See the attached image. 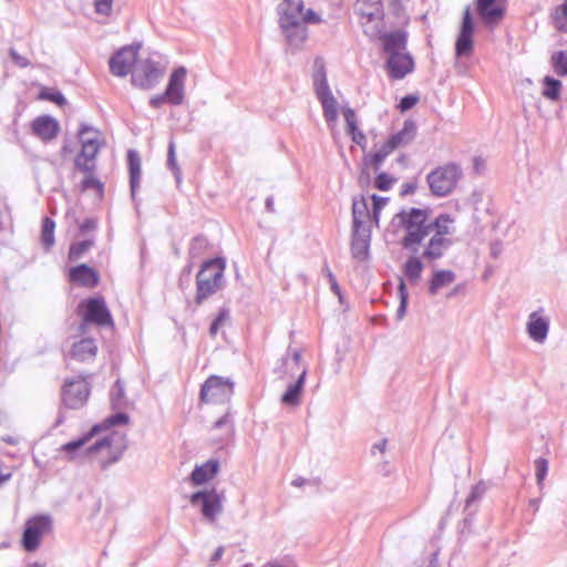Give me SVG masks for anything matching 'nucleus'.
Returning a JSON list of instances; mask_svg holds the SVG:
<instances>
[{
    "label": "nucleus",
    "instance_id": "nucleus-1",
    "mask_svg": "<svg viewBox=\"0 0 567 567\" xmlns=\"http://www.w3.org/2000/svg\"><path fill=\"white\" fill-rule=\"evenodd\" d=\"M398 224L405 230L401 246L416 254L420 244L430 235L429 215L426 209L410 208L395 215Z\"/></svg>",
    "mask_w": 567,
    "mask_h": 567
},
{
    "label": "nucleus",
    "instance_id": "nucleus-2",
    "mask_svg": "<svg viewBox=\"0 0 567 567\" xmlns=\"http://www.w3.org/2000/svg\"><path fill=\"white\" fill-rule=\"evenodd\" d=\"M226 261L216 257L204 261L196 276L195 303L200 306L209 297L223 289L225 285Z\"/></svg>",
    "mask_w": 567,
    "mask_h": 567
},
{
    "label": "nucleus",
    "instance_id": "nucleus-3",
    "mask_svg": "<svg viewBox=\"0 0 567 567\" xmlns=\"http://www.w3.org/2000/svg\"><path fill=\"white\" fill-rule=\"evenodd\" d=\"M354 14L365 37L378 38L385 25V12L382 0H357Z\"/></svg>",
    "mask_w": 567,
    "mask_h": 567
},
{
    "label": "nucleus",
    "instance_id": "nucleus-4",
    "mask_svg": "<svg viewBox=\"0 0 567 567\" xmlns=\"http://www.w3.org/2000/svg\"><path fill=\"white\" fill-rule=\"evenodd\" d=\"M462 177L461 165L450 162L431 171L426 176V183L432 195L446 197L454 192Z\"/></svg>",
    "mask_w": 567,
    "mask_h": 567
},
{
    "label": "nucleus",
    "instance_id": "nucleus-5",
    "mask_svg": "<svg viewBox=\"0 0 567 567\" xmlns=\"http://www.w3.org/2000/svg\"><path fill=\"white\" fill-rule=\"evenodd\" d=\"M187 70L185 66L175 69L168 79L165 91L162 94L154 95L150 99V105L159 109L167 103L173 106L182 105L185 101V80Z\"/></svg>",
    "mask_w": 567,
    "mask_h": 567
},
{
    "label": "nucleus",
    "instance_id": "nucleus-6",
    "mask_svg": "<svg viewBox=\"0 0 567 567\" xmlns=\"http://www.w3.org/2000/svg\"><path fill=\"white\" fill-rule=\"evenodd\" d=\"M79 309H83L82 322L79 327L82 333H84L87 323H94L100 327L113 326L112 315L103 297L85 299L79 305Z\"/></svg>",
    "mask_w": 567,
    "mask_h": 567
},
{
    "label": "nucleus",
    "instance_id": "nucleus-7",
    "mask_svg": "<svg viewBox=\"0 0 567 567\" xmlns=\"http://www.w3.org/2000/svg\"><path fill=\"white\" fill-rule=\"evenodd\" d=\"M234 394V384L228 379L210 375L200 389L199 399L204 403L224 404L230 401Z\"/></svg>",
    "mask_w": 567,
    "mask_h": 567
},
{
    "label": "nucleus",
    "instance_id": "nucleus-8",
    "mask_svg": "<svg viewBox=\"0 0 567 567\" xmlns=\"http://www.w3.org/2000/svg\"><path fill=\"white\" fill-rule=\"evenodd\" d=\"M164 68L158 61L147 58L137 61L132 71V84L142 90H150L154 87L163 78Z\"/></svg>",
    "mask_w": 567,
    "mask_h": 567
},
{
    "label": "nucleus",
    "instance_id": "nucleus-9",
    "mask_svg": "<svg viewBox=\"0 0 567 567\" xmlns=\"http://www.w3.org/2000/svg\"><path fill=\"white\" fill-rule=\"evenodd\" d=\"M223 493L216 488L198 491L190 495L189 502L193 506L200 505V513L205 520L214 523L223 512Z\"/></svg>",
    "mask_w": 567,
    "mask_h": 567
},
{
    "label": "nucleus",
    "instance_id": "nucleus-10",
    "mask_svg": "<svg viewBox=\"0 0 567 567\" xmlns=\"http://www.w3.org/2000/svg\"><path fill=\"white\" fill-rule=\"evenodd\" d=\"M128 415L123 412L115 413L107 417L103 424H95L86 434H84L82 437H79L76 440H73L71 442H68L61 446V451L65 452L68 454L69 460H74L78 455V453L81 451V449L100 431L103 429L120 425V424H127L128 423Z\"/></svg>",
    "mask_w": 567,
    "mask_h": 567
},
{
    "label": "nucleus",
    "instance_id": "nucleus-11",
    "mask_svg": "<svg viewBox=\"0 0 567 567\" xmlns=\"http://www.w3.org/2000/svg\"><path fill=\"white\" fill-rule=\"evenodd\" d=\"M52 518L49 515H38L27 520L22 534V546L31 553L34 551L41 542V537L51 532Z\"/></svg>",
    "mask_w": 567,
    "mask_h": 567
},
{
    "label": "nucleus",
    "instance_id": "nucleus-12",
    "mask_svg": "<svg viewBox=\"0 0 567 567\" xmlns=\"http://www.w3.org/2000/svg\"><path fill=\"white\" fill-rule=\"evenodd\" d=\"M140 45H126L117 50L109 61L110 72L114 76L123 78L132 71L137 63Z\"/></svg>",
    "mask_w": 567,
    "mask_h": 567
},
{
    "label": "nucleus",
    "instance_id": "nucleus-13",
    "mask_svg": "<svg viewBox=\"0 0 567 567\" xmlns=\"http://www.w3.org/2000/svg\"><path fill=\"white\" fill-rule=\"evenodd\" d=\"M90 395V385L84 379L66 380L62 388V402L69 409L82 408Z\"/></svg>",
    "mask_w": 567,
    "mask_h": 567
},
{
    "label": "nucleus",
    "instance_id": "nucleus-14",
    "mask_svg": "<svg viewBox=\"0 0 567 567\" xmlns=\"http://www.w3.org/2000/svg\"><path fill=\"white\" fill-rule=\"evenodd\" d=\"M474 20L470 7H467L462 17L460 32L455 41V55L457 58L468 56L474 48Z\"/></svg>",
    "mask_w": 567,
    "mask_h": 567
},
{
    "label": "nucleus",
    "instance_id": "nucleus-15",
    "mask_svg": "<svg viewBox=\"0 0 567 567\" xmlns=\"http://www.w3.org/2000/svg\"><path fill=\"white\" fill-rule=\"evenodd\" d=\"M303 10L302 0H282L276 8L280 29H290L300 24Z\"/></svg>",
    "mask_w": 567,
    "mask_h": 567
},
{
    "label": "nucleus",
    "instance_id": "nucleus-16",
    "mask_svg": "<svg viewBox=\"0 0 567 567\" xmlns=\"http://www.w3.org/2000/svg\"><path fill=\"white\" fill-rule=\"evenodd\" d=\"M370 41H380L382 50L389 54H398L406 51L408 45V32L402 29H398L391 32H386L385 29L381 30V34L378 38H370Z\"/></svg>",
    "mask_w": 567,
    "mask_h": 567
},
{
    "label": "nucleus",
    "instance_id": "nucleus-17",
    "mask_svg": "<svg viewBox=\"0 0 567 567\" xmlns=\"http://www.w3.org/2000/svg\"><path fill=\"white\" fill-rule=\"evenodd\" d=\"M99 141L85 140L81 145V152L74 158V166L82 173L96 169V156L100 152Z\"/></svg>",
    "mask_w": 567,
    "mask_h": 567
},
{
    "label": "nucleus",
    "instance_id": "nucleus-18",
    "mask_svg": "<svg viewBox=\"0 0 567 567\" xmlns=\"http://www.w3.org/2000/svg\"><path fill=\"white\" fill-rule=\"evenodd\" d=\"M389 76L393 80H401L414 70L412 55L404 51L388 58L385 63Z\"/></svg>",
    "mask_w": 567,
    "mask_h": 567
},
{
    "label": "nucleus",
    "instance_id": "nucleus-19",
    "mask_svg": "<svg viewBox=\"0 0 567 567\" xmlns=\"http://www.w3.org/2000/svg\"><path fill=\"white\" fill-rule=\"evenodd\" d=\"M112 442L113 436L106 435L85 449V454L87 455H92L105 449L107 450V457H103L100 460V467L103 471L107 470L112 464L118 462L123 454L122 450L114 451L111 449Z\"/></svg>",
    "mask_w": 567,
    "mask_h": 567
},
{
    "label": "nucleus",
    "instance_id": "nucleus-20",
    "mask_svg": "<svg viewBox=\"0 0 567 567\" xmlns=\"http://www.w3.org/2000/svg\"><path fill=\"white\" fill-rule=\"evenodd\" d=\"M32 133L43 142L55 138L60 132L59 122L50 115L35 117L31 123Z\"/></svg>",
    "mask_w": 567,
    "mask_h": 567
},
{
    "label": "nucleus",
    "instance_id": "nucleus-21",
    "mask_svg": "<svg viewBox=\"0 0 567 567\" xmlns=\"http://www.w3.org/2000/svg\"><path fill=\"white\" fill-rule=\"evenodd\" d=\"M476 12L486 25L498 23L504 14L505 8L498 0H476Z\"/></svg>",
    "mask_w": 567,
    "mask_h": 567
},
{
    "label": "nucleus",
    "instance_id": "nucleus-22",
    "mask_svg": "<svg viewBox=\"0 0 567 567\" xmlns=\"http://www.w3.org/2000/svg\"><path fill=\"white\" fill-rule=\"evenodd\" d=\"M450 238H443L442 233L433 234L429 239L422 252V258L427 261L441 259L452 246Z\"/></svg>",
    "mask_w": 567,
    "mask_h": 567
},
{
    "label": "nucleus",
    "instance_id": "nucleus-23",
    "mask_svg": "<svg viewBox=\"0 0 567 567\" xmlns=\"http://www.w3.org/2000/svg\"><path fill=\"white\" fill-rule=\"evenodd\" d=\"M543 309L533 311L527 321V332L532 340L544 342L549 331V319L542 316Z\"/></svg>",
    "mask_w": 567,
    "mask_h": 567
},
{
    "label": "nucleus",
    "instance_id": "nucleus-24",
    "mask_svg": "<svg viewBox=\"0 0 567 567\" xmlns=\"http://www.w3.org/2000/svg\"><path fill=\"white\" fill-rule=\"evenodd\" d=\"M69 278L72 282L87 288L96 287L100 280L97 271L86 264L72 267L69 272Z\"/></svg>",
    "mask_w": 567,
    "mask_h": 567
},
{
    "label": "nucleus",
    "instance_id": "nucleus-25",
    "mask_svg": "<svg viewBox=\"0 0 567 567\" xmlns=\"http://www.w3.org/2000/svg\"><path fill=\"white\" fill-rule=\"evenodd\" d=\"M313 90L317 99L331 95L332 92L329 87L327 80V71L324 61L322 58H316L315 60V71L312 74Z\"/></svg>",
    "mask_w": 567,
    "mask_h": 567
},
{
    "label": "nucleus",
    "instance_id": "nucleus-26",
    "mask_svg": "<svg viewBox=\"0 0 567 567\" xmlns=\"http://www.w3.org/2000/svg\"><path fill=\"white\" fill-rule=\"evenodd\" d=\"M219 471V461L210 458L202 465H196L190 474V481L194 485H203L210 481Z\"/></svg>",
    "mask_w": 567,
    "mask_h": 567
},
{
    "label": "nucleus",
    "instance_id": "nucleus-27",
    "mask_svg": "<svg viewBox=\"0 0 567 567\" xmlns=\"http://www.w3.org/2000/svg\"><path fill=\"white\" fill-rule=\"evenodd\" d=\"M97 352L95 341L91 338H84L73 343L70 355L78 361H87L94 359Z\"/></svg>",
    "mask_w": 567,
    "mask_h": 567
},
{
    "label": "nucleus",
    "instance_id": "nucleus-28",
    "mask_svg": "<svg viewBox=\"0 0 567 567\" xmlns=\"http://www.w3.org/2000/svg\"><path fill=\"white\" fill-rule=\"evenodd\" d=\"M456 279V275L450 269L434 270L429 281V295L436 296L442 288H445L453 284Z\"/></svg>",
    "mask_w": 567,
    "mask_h": 567
},
{
    "label": "nucleus",
    "instance_id": "nucleus-29",
    "mask_svg": "<svg viewBox=\"0 0 567 567\" xmlns=\"http://www.w3.org/2000/svg\"><path fill=\"white\" fill-rule=\"evenodd\" d=\"M307 369L303 368L293 384H290L287 391L281 395V403L288 406H298L300 404V395L305 385Z\"/></svg>",
    "mask_w": 567,
    "mask_h": 567
},
{
    "label": "nucleus",
    "instance_id": "nucleus-30",
    "mask_svg": "<svg viewBox=\"0 0 567 567\" xmlns=\"http://www.w3.org/2000/svg\"><path fill=\"white\" fill-rule=\"evenodd\" d=\"M343 116L347 123V133L351 136L352 142L364 147L367 137L364 133L358 128V120L354 110L351 107L343 109Z\"/></svg>",
    "mask_w": 567,
    "mask_h": 567
},
{
    "label": "nucleus",
    "instance_id": "nucleus-31",
    "mask_svg": "<svg viewBox=\"0 0 567 567\" xmlns=\"http://www.w3.org/2000/svg\"><path fill=\"white\" fill-rule=\"evenodd\" d=\"M127 165L130 172V187L132 197L135 196L141 183V157L137 151L128 150Z\"/></svg>",
    "mask_w": 567,
    "mask_h": 567
},
{
    "label": "nucleus",
    "instance_id": "nucleus-32",
    "mask_svg": "<svg viewBox=\"0 0 567 567\" xmlns=\"http://www.w3.org/2000/svg\"><path fill=\"white\" fill-rule=\"evenodd\" d=\"M417 127L414 121L405 120L403 123V127L389 136L391 143L395 145V147L409 145L416 136Z\"/></svg>",
    "mask_w": 567,
    "mask_h": 567
},
{
    "label": "nucleus",
    "instance_id": "nucleus-33",
    "mask_svg": "<svg viewBox=\"0 0 567 567\" xmlns=\"http://www.w3.org/2000/svg\"><path fill=\"white\" fill-rule=\"evenodd\" d=\"M289 47L299 49L308 38V29L303 23L291 27L290 29H281Z\"/></svg>",
    "mask_w": 567,
    "mask_h": 567
},
{
    "label": "nucleus",
    "instance_id": "nucleus-34",
    "mask_svg": "<svg viewBox=\"0 0 567 567\" xmlns=\"http://www.w3.org/2000/svg\"><path fill=\"white\" fill-rule=\"evenodd\" d=\"M424 265L421 258L411 256L406 259L403 266V274L411 284H416L422 275Z\"/></svg>",
    "mask_w": 567,
    "mask_h": 567
},
{
    "label": "nucleus",
    "instance_id": "nucleus-35",
    "mask_svg": "<svg viewBox=\"0 0 567 567\" xmlns=\"http://www.w3.org/2000/svg\"><path fill=\"white\" fill-rule=\"evenodd\" d=\"M54 229H55V221L45 216L42 219V230H41V245L45 251L51 250V248L54 246L55 238H54Z\"/></svg>",
    "mask_w": 567,
    "mask_h": 567
},
{
    "label": "nucleus",
    "instance_id": "nucleus-36",
    "mask_svg": "<svg viewBox=\"0 0 567 567\" xmlns=\"http://www.w3.org/2000/svg\"><path fill=\"white\" fill-rule=\"evenodd\" d=\"M301 361V351L298 349L292 350L290 352V348L287 350V353L281 358L282 368L276 369V372L280 378H284L288 370H292L295 367L299 368Z\"/></svg>",
    "mask_w": 567,
    "mask_h": 567
},
{
    "label": "nucleus",
    "instance_id": "nucleus-37",
    "mask_svg": "<svg viewBox=\"0 0 567 567\" xmlns=\"http://www.w3.org/2000/svg\"><path fill=\"white\" fill-rule=\"evenodd\" d=\"M352 218L353 223H369L370 213L367 199L364 196L355 197L352 202Z\"/></svg>",
    "mask_w": 567,
    "mask_h": 567
},
{
    "label": "nucleus",
    "instance_id": "nucleus-38",
    "mask_svg": "<svg viewBox=\"0 0 567 567\" xmlns=\"http://www.w3.org/2000/svg\"><path fill=\"white\" fill-rule=\"evenodd\" d=\"M322 106L323 117L328 124L338 120V102L333 94L318 99Z\"/></svg>",
    "mask_w": 567,
    "mask_h": 567
},
{
    "label": "nucleus",
    "instance_id": "nucleus-39",
    "mask_svg": "<svg viewBox=\"0 0 567 567\" xmlns=\"http://www.w3.org/2000/svg\"><path fill=\"white\" fill-rule=\"evenodd\" d=\"M487 489H488L487 483L484 481H480L477 484H475L472 487V489L465 501L464 511L472 514V507L484 497Z\"/></svg>",
    "mask_w": 567,
    "mask_h": 567
},
{
    "label": "nucleus",
    "instance_id": "nucleus-40",
    "mask_svg": "<svg viewBox=\"0 0 567 567\" xmlns=\"http://www.w3.org/2000/svg\"><path fill=\"white\" fill-rule=\"evenodd\" d=\"M543 83L545 86L543 95L550 101H558L560 97L561 82L547 75L544 78Z\"/></svg>",
    "mask_w": 567,
    "mask_h": 567
},
{
    "label": "nucleus",
    "instance_id": "nucleus-41",
    "mask_svg": "<svg viewBox=\"0 0 567 567\" xmlns=\"http://www.w3.org/2000/svg\"><path fill=\"white\" fill-rule=\"evenodd\" d=\"M110 401L113 409L126 405L124 383L117 379L110 391Z\"/></svg>",
    "mask_w": 567,
    "mask_h": 567
},
{
    "label": "nucleus",
    "instance_id": "nucleus-42",
    "mask_svg": "<svg viewBox=\"0 0 567 567\" xmlns=\"http://www.w3.org/2000/svg\"><path fill=\"white\" fill-rule=\"evenodd\" d=\"M213 430L223 431L225 439L230 437L235 432L234 419L229 409L214 424Z\"/></svg>",
    "mask_w": 567,
    "mask_h": 567
},
{
    "label": "nucleus",
    "instance_id": "nucleus-43",
    "mask_svg": "<svg viewBox=\"0 0 567 567\" xmlns=\"http://www.w3.org/2000/svg\"><path fill=\"white\" fill-rule=\"evenodd\" d=\"M94 246L93 239H85L73 243L69 249V260L75 261L80 259L85 252H87Z\"/></svg>",
    "mask_w": 567,
    "mask_h": 567
},
{
    "label": "nucleus",
    "instance_id": "nucleus-44",
    "mask_svg": "<svg viewBox=\"0 0 567 567\" xmlns=\"http://www.w3.org/2000/svg\"><path fill=\"white\" fill-rule=\"evenodd\" d=\"M208 239L204 235L195 236L188 248V255L192 259L198 258L202 256L208 248Z\"/></svg>",
    "mask_w": 567,
    "mask_h": 567
},
{
    "label": "nucleus",
    "instance_id": "nucleus-45",
    "mask_svg": "<svg viewBox=\"0 0 567 567\" xmlns=\"http://www.w3.org/2000/svg\"><path fill=\"white\" fill-rule=\"evenodd\" d=\"M370 241L367 239L351 238V255L357 260H364L369 255Z\"/></svg>",
    "mask_w": 567,
    "mask_h": 567
},
{
    "label": "nucleus",
    "instance_id": "nucleus-46",
    "mask_svg": "<svg viewBox=\"0 0 567 567\" xmlns=\"http://www.w3.org/2000/svg\"><path fill=\"white\" fill-rule=\"evenodd\" d=\"M554 72L559 76H567V51H557L550 59Z\"/></svg>",
    "mask_w": 567,
    "mask_h": 567
},
{
    "label": "nucleus",
    "instance_id": "nucleus-47",
    "mask_svg": "<svg viewBox=\"0 0 567 567\" xmlns=\"http://www.w3.org/2000/svg\"><path fill=\"white\" fill-rule=\"evenodd\" d=\"M451 221V218L449 215H440L436 217L433 221L429 220L430 224V234H439L442 233L443 238H447V235L450 234V229L447 226V223Z\"/></svg>",
    "mask_w": 567,
    "mask_h": 567
},
{
    "label": "nucleus",
    "instance_id": "nucleus-48",
    "mask_svg": "<svg viewBox=\"0 0 567 567\" xmlns=\"http://www.w3.org/2000/svg\"><path fill=\"white\" fill-rule=\"evenodd\" d=\"M230 311L228 307H221L216 316V318L212 321L209 327L210 337H216L220 328L229 320Z\"/></svg>",
    "mask_w": 567,
    "mask_h": 567
},
{
    "label": "nucleus",
    "instance_id": "nucleus-49",
    "mask_svg": "<svg viewBox=\"0 0 567 567\" xmlns=\"http://www.w3.org/2000/svg\"><path fill=\"white\" fill-rule=\"evenodd\" d=\"M95 171H91L90 173H83L84 178L81 183L82 190L95 189L99 194H102L104 190V184L94 175Z\"/></svg>",
    "mask_w": 567,
    "mask_h": 567
},
{
    "label": "nucleus",
    "instance_id": "nucleus-50",
    "mask_svg": "<svg viewBox=\"0 0 567 567\" xmlns=\"http://www.w3.org/2000/svg\"><path fill=\"white\" fill-rule=\"evenodd\" d=\"M399 297H400V305L396 310V319L402 320L405 316L406 308H408V301H409V292L406 289V285L404 280L401 278L399 286H398Z\"/></svg>",
    "mask_w": 567,
    "mask_h": 567
},
{
    "label": "nucleus",
    "instance_id": "nucleus-51",
    "mask_svg": "<svg viewBox=\"0 0 567 567\" xmlns=\"http://www.w3.org/2000/svg\"><path fill=\"white\" fill-rule=\"evenodd\" d=\"M553 18L556 28L561 32H567V0L556 8Z\"/></svg>",
    "mask_w": 567,
    "mask_h": 567
},
{
    "label": "nucleus",
    "instance_id": "nucleus-52",
    "mask_svg": "<svg viewBox=\"0 0 567 567\" xmlns=\"http://www.w3.org/2000/svg\"><path fill=\"white\" fill-rule=\"evenodd\" d=\"M167 166L169 169H172L176 182L181 183L182 181V172L177 165L176 162V155H175V143L173 141L168 144V151H167Z\"/></svg>",
    "mask_w": 567,
    "mask_h": 567
},
{
    "label": "nucleus",
    "instance_id": "nucleus-53",
    "mask_svg": "<svg viewBox=\"0 0 567 567\" xmlns=\"http://www.w3.org/2000/svg\"><path fill=\"white\" fill-rule=\"evenodd\" d=\"M395 179L388 173H379L374 179V187L381 192H388L392 188Z\"/></svg>",
    "mask_w": 567,
    "mask_h": 567
},
{
    "label": "nucleus",
    "instance_id": "nucleus-54",
    "mask_svg": "<svg viewBox=\"0 0 567 567\" xmlns=\"http://www.w3.org/2000/svg\"><path fill=\"white\" fill-rule=\"evenodd\" d=\"M352 238L367 239L370 241L371 230L367 223H353Z\"/></svg>",
    "mask_w": 567,
    "mask_h": 567
},
{
    "label": "nucleus",
    "instance_id": "nucleus-55",
    "mask_svg": "<svg viewBox=\"0 0 567 567\" xmlns=\"http://www.w3.org/2000/svg\"><path fill=\"white\" fill-rule=\"evenodd\" d=\"M78 135L81 145L85 142V140L99 141V132L86 124L81 125Z\"/></svg>",
    "mask_w": 567,
    "mask_h": 567
},
{
    "label": "nucleus",
    "instance_id": "nucleus-56",
    "mask_svg": "<svg viewBox=\"0 0 567 567\" xmlns=\"http://www.w3.org/2000/svg\"><path fill=\"white\" fill-rule=\"evenodd\" d=\"M322 272L323 275L327 277L329 284H330V288L332 290V292L334 295L338 296L339 300L342 301V295H341V289H340V286L334 277V275L332 274V271L330 270L328 264L326 262L324 266L322 267Z\"/></svg>",
    "mask_w": 567,
    "mask_h": 567
},
{
    "label": "nucleus",
    "instance_id": "nucleus-57",
    "mask_svg": "<svg viewBox=\"0 0 567 567\" xmlns=\"http://www.w3.org/2000/svg\"><path fill=\"white\" fill-rule=\"evenodd\" d=\"M535 471L537 483L540 485L548 472V461L544 457H538L535 461Z\"/></svg>",
    "mask_w": 567,
    "mask_h": 567
},
{
    "label": "nucleus",
    "instance_id": "nucleus-58",
    "mask_svg": "<svg viewBox=\"0 0 567 567\" xmlns=\"http://www.w3.org/2000/svg\"><path fill=\"white\" fill-rule=\"evenodd\" d=\"M40 96L44 100H48L50 102H53V103L60 105V106L66 104V100H65L64 95L60 91H56V90L42 91Z\"/></svg>",
    "mask_w": 567,
    "mask_h": 567
},
{
    "label": "nucleus",
    "instance_id": "nucleus-59",
    "mask_svg": "<svg viewBox=\"0 0 567 567\" xmlns=\"http://www.w3.org/2000/svg\"><path fill=\"white\" fill-rule=\"evenodd\" d=\"M371 199L373 202V218L375 219V223L379 220V215L381 209L386 205L389 198L388 197H381L375 194L371 196Z\"/></svg>",
    "mask_w": 567,
    "mask_h": 567
},
{
    "label": "nucleus",
    "instance_id": "nucleus-60",
    "mask_svg": "<svg viewBox=\"0 0 567 567\" xmlns=\"http://www.w3.org/2000/svg\"><path fill=\"white\" fill-rule=\"evenodd\" d=\"M322 21L321 17L315 12L312 9H307L306 11H302V17H301V23H303V25L306 24H318Z\"/></svg>",
    "mask_w": 567,
    "mask_h": 567
},
{
    "label": "nucleus",
    "instance_id": "nucleus-61",
    "mask_svg": "<svg viewBox=\"0 0 567 567\" xmlns=\"http://www.w3.org/2000/svg\"><path fill=\"white\" fill-rule=\"evenodd\" d=\"M385 158L386 157H384L383 154H380L377 151L374 154L365 156L364 157V163H365V165H370L375 171H378Z\"/></svg>",
    "mask_w": 567,
    "mask_h": 567
},
{
    "label": "nucleus",
    "instance_id": "nucleus-62",
    "mask_svg": "<svg viewBox=\"0 0 567 567\" xmlns=\"http://www.w3.org/2000/svg\"><path fill=\"white\" fill-rule=\"evenodd\" d=\"M419 102V97L415 95H405L400 100L399 109L401 112L411 110Z\"/></svg>",
    "mask_w": 567,
    "mask_h": 567
},
{
    "label": "nucleus",
    "instance_id": "nucleus-63",
    "mask_svg": "<svg viewBox=\"0 0 567 567\" xmlns=\"http://www.w3.org/2000/svg\"><path fill=\"white\" fill-rule=\"evenodd\" d=\"M113 0H95V11L100 14L109 16L112 11Z\"/></svg>",
    "mask_w": 567,
    "mask_h": 567
},
{
    "label": "nucleus",
    "instance_id": "nucleus-64",
    "mask_svg": "<svg viewBox=\"0 0 567 567\" xmlns=\"http://www.w3.org/2000/svg\"><path fill=\"white\" fill-rule=\"evenodd\" d=\"M9 53H10V56H11L12 61H13L18 66H20V68H27V66H29V65H30V61H29L27 58H24V56L20 55V54H19L14 49H10V52H9Z\"/></svg>",
    "mask_w": 567,
    "mask_h": 567
}]
</instances>
